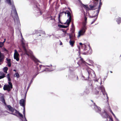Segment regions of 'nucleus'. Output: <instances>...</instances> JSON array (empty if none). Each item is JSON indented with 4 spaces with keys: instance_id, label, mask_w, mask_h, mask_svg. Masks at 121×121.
<instances>
[{
    "instance_id": "nucleus-1",
    "label": "nucleus",
    "mask_w": 121,
    "mask_h": 121,
    "mask_svg": "<svg viewBox=\"0 0 121 121\" xmlns=\"http://www.w3.org/2000/svg\"><path fill=\"white\" fill-rule=\"evenodd\" d=\"M21 34L22 37L21 42L22 46V49H20V51H19L22 52V53L21 54V55H26L28 56H29L30 55L29 54L32 55V52L30 50L27 49V47L28 46L27 44L26 43L24 42L25 41L23 37L21 32Z\"/></svg>"
},
{
    "instance_id": "nucleus-2",
    "label": "nucleus",
    "mask_w": 121,
    "mask_h": 121,
    "mask_svg": "<svg viewBox=\"0 0 121 121\" xmlns=\"http://www.w3.org/2000/svg\"><path fill=\"white\" fill-rule=\"evenodd\" d=\"M84 21L82 26L80 30L78 32V34L77 37L79 38L81 36L83 35L87 29V27L86 25L87 23V17H86V15L85 14V12H84Z\"/></svg>"
},
{
    "instance_id": "nucleus-3",
    "label": "nucleus",
    "mask_w": 121,
    "mask_h": 121,
    "mask_svg": "<svg viewBox=\"0 0 121 121\" xmlns=\"http://www.w3.org/2000/svg\"><path fill=\"white\" fill-rule=\"evenodd\" d=\"M7 106L8 108L7 110L11 112L12 113H10L9 112H7L18 117V116L16 114H17L19 116L22 118H23V115L19 112L18 111L15 109V108H13L10 105H7Z\"/></svg>"
},
{
    "instance_id": "nucleus-4",
    "label": "nucleus",
    "mask_w": 121,
    "mask_h": 121,
    "mask_svg": "<svg viewBox=\"0 0 121 121\" xmlns=\"http://www.w3.org/2000/svg\"><path fill=\"white\" fill-rule=\"evenodd\" d=\"M7 3L9 5H12V10H13L14 13L16 16L15 17L16 22L17 23L18 25H20V20H19V18L17 13L15 6L13 4V1H12L11 0H6Z\"/></svg>"
},
{
    "instance_id": "nucleus-5",
    "label": "nucleus",
    "mask_w": 121,
    "mask_h": 121,
    "mask_svg": "<svg viewBox=\"0 0 121 121\" xmlns=\"http://www.w3.org/2000/svg\"><path fill=\"white\" fill-rule=\"evenodd\" d=\"M19 104L23 108V113L25 112L26 99L24 98L20 100Z\"/></svg>"
},
{
    "instance_id": "nucleus-6",
    "label": "nucleus",
    "mask_w": 121,
    "mask_h": 121,
    "mask_svg": "<svg viewBox=\"0 0 121 121\" xmlns=\"http://www.w3.org/2000/svg\"><path fill=\"white\" fill-rule=\"evenodd\" d=\"M103 118H105L106 119V121H108V117H109V115L107 113L105 110H104V111L100 113L99 114Z\"/></svg>"
},
{
    "instance_id": "nucleus-7",
    "label": "nucleus",
    "mask_w": 121,
    "mask_h": 121,
    "mask_svg": "<svg viewBox=\"0 0 121 121\" xmlns=\"http://www.w3.org/2000/svg\"><path fill=\"white\" fill-rule=\"evenodd\" d=\"M70 77L72 78L73 80L75 81H77L78 80V78L77 74L75 73L72 71L71 73Z\"/></svg>"
},
{
    "instance_id": "nucleus-8",
    "label": "nucleus",
    "mask_w": 121,
    "mask_h": 121,
    "mask_svg": "<svg viewBox=\"0 0 121 121\" xmlns=\"http://www.w3.org/2000/svg\"><path fill=\"white\" fill-rule=\"evenodd\" d=\"M13 86H10L8 84H5L4 86L3 89L4 91H7L8 92H9L13 88Z\"/></svg>"
},
{
    "instance_id": "nucleus-9",
    "label": "nucleus",
    "mask_w": 121,
    "mask_h": 121,
    "mask_svg": "<svg viewBox=\"0 0 121 121\" xmlns=\"http://www.w3.org/2000/svg\"><path fill=\"white\" fill-rule=\"evenodd\" d=\"M93 104L94 106V109L95 112L99 114L100 113L101 108L97 106L95 103H94Z\"/></svg>"
},
{
    "instance_id": "nucleus-10",
    "label": "nucleus",
    "mask_w": 121,
    "mask_h": 121,
    "mask_svg": "<svg viewBox=\"0 0 121 121\" xmlns=\"http://www.w3.org/2000/svg\"><path fill=\"white\" fill-rule=\"evenodd\" d=\"M31 56V59L34 61L35 63H36L38 62H39L40 63L41 62H40L38 59L36 58L33 55V53L31 55L30 54H29Z\"/></svg>"
},
{
    "instance_id": "nucleus-11",
    "label": "nucleus",
    "mask_w": 121,
    "mask_h": 121,
    "mask_svg": "<svg viewBox=\"0 0 121 121\" xmlns=\"http://www.w3.org/2000/svg\"><path fill=\"white\" fill-rule=\"evenodd\" d=\"M79 3L81 5H82L83 7L86 10V12H87V11L89 10V7H88L87 5H85L83 4L81 0H79L78 1Z\"/></svg>"
},
{
    "instance_id": "nucleus-12",
    "label": "nucleus",
    "mask_w": 121,
    "mask_h": 121,
    "mask_svg": "<svg viewBox=\"0 0 121 121\" xmlns=\"http://www.w3.org/2000/svg\"><path fill=\"white\" fill-rule=\"evenodd\" d=\"M5 56L4 54L0 51V62L3 63L4 61Z\"/></svg>"
},
{
    "instance_id": "nucleus-13",
    "label": "nucleus",
    "mask_w": 121,
    "mask_h": 121,
    "mask_svg": "<svg viewBox=\"0 0 121 121\" xmlns=\"http://www.w3.org/2000/svg\"><path fill=\"white\" fill-rule=\"evenodd\" d=\"M102 92L103 95L105 96V95H106V96L107 97V102L108 103V100H109V98L108 96V94L107 92L105 91V89H104V91H101Z\"/></svg>"
},
{
    "instance_id": "nucleus-14",
    "label": "nucleus",
    "mask_w": 121,
    "mask_h": 121,
    "mask_svg": "<svg viewBox=\"0 0 121 121\" xmlns=\"http://www.w3.org/2000/svg\"><path fill=\"white\" fill-rule=\"evenodd\" d=\"M69 43L71 46L73 47V46L74 45L75 42L74 40L73 39H70L69 41Z\"/></svg>"
},
{
    "instance_id": "nucleus-15",
    "label": "nucleus",
    "mask_w": 121,
    "mask_h": 121,
    "mask_svg": "<svg viewBox=\"0 0 121 121\" xmlns=\"http://www.w3.org/2000/svg\"><path fill=\"white\" fill-rule=\"evenodd\" d=\"M89 6L90 8H89V10H93L96 9L95 8L96 6L93 4V5L90 4Z\"/></svg>"
},
{
    "instance_id": "nucleus-16",
    "label": "nucleus",
    "mask_w": 121,
    "mask_h": 121,
    "mask_svg": "<svg viewBox=\"0 0 121 121\" xmlns=\"http://www.w3.org/2000/svg\"><path fill=\"white\" fill-rule=\"evenodd\" d=\"M5 77V74L3 72H0V79L3 78Z\"/></svg>"
},
{
    "instance_id": "nucleus-17",
    "label": "nucleus",
    "mask_w": 121,
    "mask_h": 121,
    "mask_svg": "<svg viewBox=\"0 0 121 121\" xmlns=\"http://www.w3.org/2000/svg\"><path fill=\"white\" fill-rule=\"evenodd\" d=\"M55 68L54 67L53 69H52L51 68V70H48L49 69L48 68H46L45 69H44L42 71V72H43L45 71H53L55 69Z\"/></svg>"
},
{
    "instance_id": "nucleus-18",
    "label": "nucleus",
    "mask_w": 121,
    "mask_h": 121,
    "mask_svg": "<svg viewBox=\"0 0 121 121\" xmlns=\"http://www.w3.org/2000/svg\"><path fill=\"white\" fill-rule=\"evenodd\" d=\"M58 26L59 28H66L69 27L67 25L65 26L63 25H61L60 24H58Z\"/></svg>"
},
{
    "instance_id": "nucleus-19",
    "label": "nucleus",
    "mask_w": 121,
    "mask_h": 121,
    "mask_svg": "<svg viewBox=\"0 0 121 121\" xmlns=\"http://www.w3.org/2000/svg\"><path fill=\"white\" fill-rule=\"evenodd\" d=\"M87 72L88 73V77L87 78H86L84 76H83L82 75V77L84 78V79L85 81L88 80V79L89 78V76L90 73L88 70H87Z\"/></svg>"
},
{
    "instance_id": "nucleus-20",
    "label": "nucleus",
    "mask_w": 121,
    "mask_h": 121,
    "mask_svg": "<svg viewBox=\"0 0 121 121\" xmlns=\"http://www.w3.org/2000/svg\"><path fill=\"white\" fill-rule=\"evenodd\" d=\"M81 58V59L80 60L79 62H80V64H85L87 63L85 61H84L83 58H82L81 56H80L79 57Z\"/></svg>"
},
{
    "instance_id": "nucleus-21",
    "label": "nucleus",
    "mask_w": 121,
    "mask_h": 121,
    "mask_svg": "<svg viewBox=\"0 0 121 121\" xmlns=\"http://www.w3.org/2000/svg\"><path fill=\"white\" fill-rule=\"evenodd\" d=\"M71 30L72 31V33H74L75 31V27L74 24L72 23L71 25Z\"/></svg>"
},
{
    "instance_id": "nucleus-22",
    "label": "nucleus",
    "mask_w": 121,
    "mask_h": 121,
    "mask_svg": "<svg viewBox=\"0 0 121 121\" xmlns=\"http://www.w3.org/2000/svg\"><path fill=\"white\" fill-rule=\"evenodd\" d=\"M71 18H70V17H69V19H68L66 21L67 22V25L69 26L71 22Z\"/></svg>"
},
{
    "instance_id": "nucleus-23",
    "label": "nucleus",
    "mask_w": 121,
    "mask_h": 121,
    "mask_svg": "<svg viewBox=\"0 0 121 121\" xmlns=\"http://www.w3.org/2000/svg\"><path fill=\"white\" fill-rule=\"evenodd\" d=\"M66 12H67L66 13L67 14L68 17H70V18H71V16L72 15V13H71L69 10H67Z\"/></svg>"
},
{
    "instance_id": "nucleus-24",
    "label": "nucleus",
    "mask_w": 121,
    "mask_h": 121,
    "mask_svg": "<svg viewBox=\"0 0 121 121\" xmlns=\"http://www.w3.org/2000/svg\"><path fill=\"white\" fill-rule=\"evenodd\" d=\"M116 21L118 24H119L121 23V17H119L118 18L116 19Z\"/></svg>"
},
{
    "instance_id": "nucleus-25",
    "label": "nucleus",
    "mask_w": 121,
    "mask_h": 121,
    "mask_svg": "<svg viewBox=\"0 0 121 121\" xmlns=\"http://www.w3.org/2000/svg\"><path fill=\"white\" fill-rule=\"evenodd\" d=\"M99 0H93V4L96 6L97 5Z\"/></svg>"
},
{
    "instance_id": "nucleus-26",
    "label": "nucleus",
    "mask_w": 121,
    "mask_h": 121,
    "mask_svg": "<svg viewBox=\"0 0 121 121\" xmlns=\"http://www.w3.org/2000/svg\"><path fill=\"white\" fill-rule=\"evenodd\" d=\"M8 67H5L3 69V70L4 73H7V71L8 70Z\"/></svg>"
},
{
    "instance_id": "nucleus-27",
    "label": "nucleus",
    "mask_w": 121,
    "mask_h": 121,
    "mask_svg": "<svg viewBox=\"0 0 121 121\" xmlns=\"http://www.w3.org/2000/svg\"><path fill=\"white\" fill-rule=\"evenodd\" d=\"M14 58L17 61H18L19 60V57L15 55L14 54Z\"/></svg>"
},
{
    "instance_id": "nucleus-28",
    "label": "nucleus",
    "mask_w": 121,
    "mask_h": 121,
    "mask_svg": "<svg viewBox=\"0 0 121 121\" xmlns=\"http://www.w3.org/2000/svg\"><path fill=\"white\" fill-rule=\"evenodd\" d=\"M71 34V39L74 40L75 38V35L74 33H72Z\"/></svg>"
},
{
    "instance_id": "nucleus-29",
    "label": "nucleus",
    "mask_w": 121,
    "mask_h": 121,
    "mask_svg": "<svg viewBox=\"0 0 121 121\" xmlns=\"http://www.w3.org/2000/svg\"><path fill=\"white\" fill-rule=\"evenodd\" d=\"M36 7H37V9L38 10V12H37V13H39L40 14V15H42V12L40 10L39 8H38L37 7V6L36 5Z\"/></svg>"
},
{
    "instance_id": "nucleus-30",
    "label": "nucleus",
    "mask_w": 121,
    "mask_h": 121,
    "mask_svg": "<svg viewBox=\"0 0 121 121\" xmlns=\"http://www.w3.org/2000/svg\"><path fill=\"white\" fill-rule=\"evenodd\" d=\"M32 81H30V82L28 85V86L27 87V90H28L29 89V88L30 87V86H31V84H32Z\"/></svg>"
},
{
    "instance_id": "nucleus-31",
    "label": "nucleus",
    "mask_w": 121,
    "mask_h": 121,
    "mask_svg": "<svg viewBox=\"0 0 121 121\" xmlns=\"http://www.w3.org/2000/svg\"><path fill=\"white\" fill-rule=\"evenodd\" d=\"M1 101L2 102H4L5 101V100L3 96H2L1 98Z\"/></svg>"
},
{
    "instance_id": "nucleus-32",
    "label": "nucleus",
    "mask_w": 121,
    "mask_h": 121,
    "mask_svg": "<svg viewBox=\"0 0 121 121\" xmlns=\"http://www.w3.org/2000/svg\"><path fill=\"white\" fill-rule=\"evenodd\" d=\"M109 111L111 112V113H112V115L114 116V117L116 118V117L115 116V115L113 113V112H112V110L110 108H109Z\"/></svg>"
},
{
    "instance_id": "nucleus-33",
    "label": "nucleus",
    "mask_w": 121,
    "mask_h": 121,
    "mask_svg": "<svg viewBox=\"0 0 121 121\" xmlns=\"http://www.w3.org/2000/svg\"><path fill=\"white\" fill-rule=\"evenodd\" d=\"M99 11H100L99 10H97L96 11L97 12L96 13L95 15V17H97V18H98V14H99Z\"/></svg>"
},
{
    "instance_id": "nucleus-34",
    "label": "nucleus",
    "mask_w": 121,
    "mask_h": 121,
    "mask_svg": "<svg viewBox=\"0 0 121 121\" xmlns=\"http://www.w3.org/2000/svg\"><path fill=\"white\" fill-rule=\"evenodd\" d=\"M87 51L88 52V53H89H89V54L90 55L91 54H92V49L91 48V49H89V50Z\"/></svg>"
},
{
    "instance_id": "nucleus-35",
    "label": "nucleus",
    "mask_w": 121,
    "mask_h": 121,
    "mask_svg": "<svg viewBox=\"0 0 121 121\" xmlns=\"http://www.w3.org/2000/svg\"><path fill=\"white\" fill-rule=\"evenodd\" d=\"M6 60H7L6 63H8V62H10L11 61V59H8V58H6Z\"/></svg>"
},
{
    "instance_id": "nucleus-36",
    "label": "nucleus",
    "mask_w": 121,
    "mask_h": 121,
    "mask_svg": "<svg viewBox=\"0 0 121 121\" xmlns=\"http://www.w3.org/2000/svg\"><path fill=\"white\" fill-rule=\"evenodd\" d=\"M23 118H24L25 120L24 121H27L25 116V112L23 113Z\"/></svg>"
},
{
    "instance_id": "nucleus-37",
    "label": "nucleus",
    "mask_w": 121,
    "mask_h": 121,
    "mask_svg": "<svg viewBox=\"0 0 121 121\" xmlns=\"http://www.w3.org/2000/svg\"><path fill=\"white\" fill-rule=\"evenodd\" d=\"M15 74L16 75V77H17V78H18L19 75V74L18 73H15Z\"/></svg>"
},
{
    "instance_id": "nucleus-38",
    "label": "nucleus",
    "mask_w": 121,
    "mask_h": 121,
    "mask_svg": "<svg viewBox=\"0 0 121 121\" xmlns=\"http://www.w3.org/2000/svg\"><path fill=\"white\" fill-rule=\"evenodd\" d=\"M40 34H44V35H45L46 34L45 32V31H43L42 30H40Z\"/></svg>"
},
{
    "instance_id": "nucleus-39",
    "label": "nucleus",
    "mask_w": 121,
    "mask_h": 121,
    "mask_svg": "<svg viewBox=\"0 0 121 121\" xmlns=\"http://www.w3.org/2000/svg\"><path fill=\"white\" fill-rule=\"evenodd\" d=\"M15 54H16V55H19L16 49L14 50V55H15Z\"/></svg>"
},
{
    "instance_id": "nucleus-40",
    "label": "nucleus",
    "mask_w": 121,
    "mask_h": 121,
    "mask_svg": "<svg viewBox=\"0 0 121 121\" xmlns=\"http://www.w3.org/2000/svg\"><path fill=\"white\" fill-rule=\"evenodd\" d=\"M8 85L10 86H13V85L12 83L11 82H8Z\"/></svg>"
},
{
    "instance_id": "nucleus-41",
    "label": "nucleus",
    "mask_w": 121,
    "mask_h": 121,
    "mask_svg": "<svg viewBox=\"0 0 121 121\" xmlns=\"http://www.w3.org/2000/svg\"><path fill=\"white\" fill-rule=\"evenodd\" d=\"M4 45V44L2 42H0V48L2 47Z\"/></svg>"
},
{
    "instance_id": "nucleus-42",
    "label": "nucleus",
    "mask_w": 121,
    "mask_h": 121,
    "mask_svg": "<svg viewBox=\"0 0 121 121\" xmlns=\"http://www.w3.org/2000/svg\"><path fill=\"white\" fill-rule=\"evenodd\" d=\"M78 47V49H79V51H78V52H79V55H80V46H77Z\"/></svg>"
},
{
    "instance_id": "nucleus-43",
    "label": "nucleus",
    "mask_w": 121,
    "mask_h": 121,
    "mask_svg": "<svg viewBox=\"0 0 121 121\" xmlns=\"http://www.w3.org/2000/svg\"><path fill=\"white\" fill-rule=\"evenodd\" d=\"M100 88L101 90V91H104V89H105V88L103 86H101Z\"/></svg>"
},
{
    "instance_id": "nucleus-44",
    "label": "nucleus",
    "mask_w": 121,
    "mask_h": 121,
    "mask_svg": "<svg viewBox=\"0 0 121 121\" xmlns=\"http://www.w3.org/2000/svg\"><path fill=\"white\" fill-rule=\"evenodd\" d=\"M40 30H36L35 31L36 33V34H40Z\"/></svg>"
},
{
    "instance_id": "nucleus-45",
    "label": "nucleus",
    "mask_w": 121,
    "mask_h": 121,
    "mask_svg": "<svg viewBox=\"0 0 121 121\" xmlns=\"http://www.w3.org/2000/svg\"><path fill=\"white\" fill-rule=\"evenodd\" d=\"M6 63H7V65L9 67H10L11 66V62H8Z\"/></svg>"
},
{
    "instance_id": "nucleus-46",
    "label": "nucleus",
    "mask_w": 121,
    "mask_h": 121,
    "mask_svg": "<svg viewBox=\"0 0 121 121\" xmlns=\"http://www.w3.org/2000/svg\"><path fill=\"white\" fill-rule=\"evenodd\" d=\"M36 76V75H35V74L33 76L32 78L30 81H32V82H33V81L34 80V78H35V77Z\"/></svg>"
},
{
    "instance_id": "nucleus-47",
    "label": "nucleus",
    "mask_w": 121,
    "mask_h": 121,
    "mask_svg": "<svg viewBox=\"0 0 121 121\" xmlns=\"http://www.w3.org/2000/svg\"><path fill=\"white\" fill-rule=\"evenodd\" d=\"M66 34L67 35L69 36V39H71V35L69 33H67Z\"/></svg>"
},
{
    "instance_id": "nucleus-48",
    "label": "nucleus",
    "mask_w": 121,
    "mask_h": 121,
    "mask_svg": "<svg viewBox=\"0 0 121 121\" xmlns=\"http://www.w3.org/2000/svg\"><path fill=\"white\" fill-rule=\"evenodd\" d=\"M2 51L3 52L7 51V50L5 48H4L2 49Z\"/></svg>"
},
{
    "instance_id": "nucleus-49",
    "label": "nucleus",
    "mask_w": 121,
    "mask_h": 121,
    "mask_svg": "<svg viewBox=\"0 0 121 121\" xmlns=\"http://www.w3.org/2000/svg\"><path fill=\"white\" fill-rule=\"evenodd\" d=\"M77 64L79 65V66H80L81 68H82V66L83 65H84L83 64H81V65L80 64H79L78 62L77 63Z\"/></svg>"
},
{
    "instance_id": "nucleus-50",
    "label": "nucleus",
    "mask_w": 121,
    "mask_h": 121,
    "mask_svg": "<svg viewBox=\"0 0 121 121\" xmlns=\"http://www.w3.org/2000/svg\"><path fill=\"white\" fill-rule=\"evenodd\" d=\"M89 17L90 18H94L95 17V15L93 16H91V15H89Z\"/></svg>"
},
{
    "instance_id": "nucleus-51",
    "label": "nucleus",
    "mask_w": 121,
    "mask_h": 121,
    "mask_svg": "<svg viewBox=\"0 0 121 121\" xmlns=\"http://www.w3.org/2000/svg\"><path fill=\"white\" fill-rule=\"evenodd\" d=\"M88 53V51H87L86 52H83L82 53V54L83 55H87V54Z\"/></svg>"
},
{
    "instance_id": "nucleus-52",
    "label": "nucleus",
    "mask_w": 121,
    "mask_h": 121,
    "mask_svg": "<svg viewBox=\"0 0 121 121\" xmlns=\"http://www.w3.org/2000/svg\"><path fill=\"white\" fill-rule=\"evenodd\" d=\"M58 20V24L60 23L62 24H63V23L61 22L60 19H59V20Z\"/></svg>"
},
{
    "instance_id": "nucleus-53",
    "label": "nucleus",
    "mask_w": 121,
    "mask_h": 121,
    "mask_svg": "<svg viewBox=\"0 0 121 121\" xmlns=\"http://www.w3.org/2000/svg\"><path fill=\"white\" fill-rule=\"evenodd\" d=\"M108 118H109L110 120H111V121H114L112 117H111L109 116V117H108Z\"/></svg>"
},
{
    "instance_id": "nucleus-54",
    "label": "nucleus",
    "mask_w": 121,
    "mask_h": 121,
    "mask_svg": "<svg viewBox=\"0 0 121 121\" xmlns=\"http://www.w3.org/2000/svg\"><path fill=\"white\" fill-rule=\"evenodd\" d=\"M101 6H102V5H99L98 7V9L97 10L100 11V9H101Z\"/></svg>"
},
{
    "instance_id": "nucleus-55",
    "label": "nucleus",
    "mask_w": 121,
    "mask_h": 121,
    "mask_svg": "<svg viewBox=\"0 0 121 121\" xmlns=\"http://www.w3.org/2000/svg\"><path fill=\"white\" fill-rule=\"evenodd\" d=\"M64 12H65L64 11H63L62 12H60L59 14H60V15H61V16H62V14L63 13H64Z\"/></svg>"
},
{
    "instance_id": "nucleus-56",
    "label": "nucleus",
    "mask_w": 121,
    "mask_h": 121,
    "mask_svg": "<svg viewBox=\"0 0 121 121\" xmlns=\"http://www.w3.org/2000/svg\"><path fill=\"white\" fill-rule=\"evenodd\" d=\"M27 91H28V90H27L26 91L25 93V96L24 97V98H25V99H26V94H27Z\"/></svg>"
},
{
    "instance_id": "nucleus-57",
    "label": "nucleus",
    "mask_w": 121,
    "mask_h": 121,
    "mask_svg": "<svg viewBox=\"0 0 121 121\" xmlns=\"http://www.w3.org/2000/svg\"><path fill=\"white\" fill-rule=\"evenodd\" d=\"M61 15H60V14H58V20H59V19H60V16H61Z\"/></svg>"
},
{
    "instance_id": "nucleus-58",
    "label": "nucleus",
    "mask_w": 121,
    "mask_h": 121,
    "mask_svg": "<svg viewBox=\"0 0 121 121\" xmlns=\"http://www.w3.org/2000/svg\"><path fill=\"white\" fill-rule=\"evenodd\" d=\"M64 35H63V37H65V35L67 33V32H66V31L65 32H64Z\"/></svg>"
},
{
    "instance_id": "nucleus-59",
    "label": "nucleus",
    "mask_w": 121,
    "mask_h": 121,
    "mask_svg": "<svg viewBox=\"0 0 121 121\" xmlns=\"http://www.w3.org/2000/svg\"><path fill=\"white\" fill-rule=\"evenodd\" d=\"M7 78H10L9 74H8L7 75Z\"/></svg>"
},
{
    "instance_id": "nucleus-60",
    "label": "nucleus",
    "mask_w": 121,
    "mask_h": 121,
    "mask_svg": "<svg viewBox=\"0 0 121 121\" xmlns=\"http://www.w3.org/2000/svg\"><path fill=\"white\" fill-rule=\"evenodd\" d=\"M99 92V91H98L96 90L95 91V94L96 95H97L98 94Z\"/></svg>"
},
{
    "instance_id": "nucleus-61",
    "label": "nucleus",
    "mask_w": 121,
    "mask_h": 121,
    "mask_svg": "<svg viewBox=\"0 0 121 121\" xmlns=\"http://www.w3.org/2000/svg\"><path fill=\"white\" fill-rule=\"evenodd\" d=\"M8 82H11V79L10 78H8Z\"/></svg>"
},
{
    "instance_id": "nucleus-62",
    "label": "nucleus",
    "mask_w": 121,
    "mask_h": 121,
    "mask_svg": "<svg viewBox=\"0 0 121 121\" xmlns=\"http://www.w3.org/2000/svg\"><path fill=\"white\" fill-rule=\"evenodd\" d=\"M43 66V67H45V66L44 65H39V67H40V68H41V66Z\"/></svg>"
},
{
    "instance_id": "nucleus-63",
    "label": "nucleus",
    "mask_w": 121,
    "mask_h": 121,
    "mask_svg": "<svg viewBox=\"0 0 121 121\" xmlns=\"http://www.w3.org/2000/svg\"><path fill=\"white\" fill-rule=\"evenodd\" d=\"M89 61L90 62L91 64H92L93 63V61L90 60H89Z\"/></svg>"
},
{
    "instance_id": "nucleus-64",
    "label": "nucleus",
    "mask_w": 121,
    "mask_h": 121,
    "mask_svg": "<svg viewBox=\"0 0 121 121\" xmlns=\"http://www.w3.org/2000/svg\"><path fill=\"white\" fill-rule=\"evenodd\" d=\"M79 44L80 45H81V47H83V45H82L83 44H82V43H81V42L80 43H79Z\"/></svg>"
}]
</instances>
